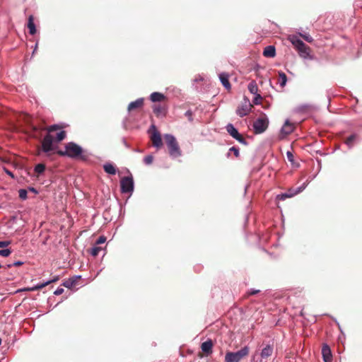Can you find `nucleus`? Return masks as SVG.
Returning a JSON list of instances; mask_svg holds the SVG:
<instances>
[{
	"mask_svg": "<svg viewBox=\"0 0 362 362\" xmlns=\"http://www.w3.org/2000/svg\"><path fill=\"white\" fill-rule=\"evenodd\" d=\"M300 35L308 42H312L313 41V37L310 35H303L300 34Z\"/></svg>",
	"mask_w": 362,
	"mask_h": 362,
	"instance_id": "34",
	"label": "nucleus"
},
{
	"mask_svg": "<svg viewBox=\"0 0 362 362\" xmlns=\"http://www.w3.org/2000/svg\"><path fill=\"white\" fill-rule=\"evenodd\" d=\"M6 173H7V174H8L9 175L13 176V174H12L10 171L6 170Z\"/></svg>",
	"mask_w": 362,
	"mask_h": 362,
	"instance_id": "46",
	"label": "nucleus"
},
{
	"mask_svg": "<svg viewBox=\"0 0 362 362\" xmlns=\"http://www.w3.org/2000/svg\"><path fill=\"white\" fill-rule=\"evenodd\" d=\"M106 241V238L105 236H100L98 239L97 240L95 244L100 245L103 244Z\"/></svg>",
	"mask_w": 362,
	"mask_h": 362,
	"instance_id": "37",
	"label": "nucleus"
},
{
	"mask_svg": "<svg viewBox=\"0 0 362 362\" xmlns=\"http://www.w3.org/2000/svg\"><path fill=\"white\" fill-rule=\"evenodd\" d=\"M81 279L80 276H75L64 281L63 286L68 288H74L78 285V281Z\"/></svg>",
	"mask_w": 362,
	"mask_h": 362,
	"instance_id": "17",
	"label": "nucleus"
},
{
	"mask_svg": "<svg viewBox=\"0 0 362 362\" xmlns=\"http://www.w3.org/2000/svg\"><path fill=\"white\" fill-rule=\"evenodd\" d=\"M152 128L154 129L153 134L151 136V140L152 141L153 146L157 148H160L163 146L160 134L157 131L154 125H152Z\"/></svg>",
	"mask_w": 362,
	"mask_h": 362,
	"instance_id": "11",
	"label": "nucleus"
},
{
	"mask_svg": "<svg viewBox=\"0 0 362 362\" xmlns=\"http://www.w3.org/2000/svg\"><path fill=\"white\" fill-rule=\"evenodd\" d=\"M269 121L266 117H260L253 123L254 132L255 134L263 133L268 127Z\"/></svg>",
	"mask_w": 362,
	"mask_h": 362,
	"instance_id": "7",
	"label": "nucleus"
},
{
	"mask_svg": "<svg viewBox=\"0 0 362 362\" xmlns=\"http://www.w3.org/2000/svg\"><path fill=\"white\" fill-rule=\"evenodd\" d=\"M29 190H30V191H31V192H35V193H36V192H37L36 189H35V188H33V187H30V188H29Z\"/></svg>",
	"mask_w": 362,
	"mask_h": 362,
	"instance_id": "45",
	"label": "nucleus"
},
{
	"mask_svg": "<svg viewBox=\"0 0 362 362\" xmlns=\"http://www.w3.org/2000/svg\"><path fill=\"white\" fill-rule=\"evenodd\" d=\"M249 354V348L245 346L236 352L228 351L225 356V362H240Z\"/></svg>",
	"mask_w": 362,
	"mask_h": 362,
	"instance_id": "4",
	"label": "nucleus"
},
{
	"mask_svg": "<svg viewBox=\"0 0 362 362\" xmlns=\"http://www.w3.org/2000/svg\"><path fill=\"white\" fill-rule=\"evenodd\" d=\"M57 153L61 156H68V153H66V149H65V151L59 150L57 151Z\"/></svg>",
	"mask_w": 362,
	"mask_h": 362,
	"instance_id": "41",
	"label": "nucleus"
},
{
	"mask_svg": "<svg viewBox=\"0 0 362 362\" xmlns=\"http://www.w3.org/2000/svg\"><path fill=\"white\" fill-rule=\"evenodd\" d=\"M295 127L293 124L286 120L281 128V132L282 134L288 135L293 132Z\"/></svg>",
	"mask_w": 362,
	"mask_h": 362,
	"instance_id": "18",
	"label": "nucleus"
},
{
	"mask_svg": "<svg viewBox=\"0 0 362 362\" xmlns=\"http://www.w3.org/2000/svg\"><path fill=\"white\" fill-rule=\"evenodd\" d=\"M30 127L34 132H36L37 130V128L35 126L30 124Z\"/></svg>",
	"mask_w": 362,
	"mask_h": 362,
	"instance_id": "44",
	"label": "nucleus"
},
{
	"mask_svg": "<svg viewBox=\"0 0 362 362\" xmlns=\"http://www.w3.org/2000/svg\"><path fill=\"white\" fill-rule=\"evenodd\" d=\"M229 151L233 152V153L236 158L239 157L240 153H239V149L238 148L233 146L230 148Z\"/></svg>",
	"mask_w": 362,
	"mask_h": 362,
	"instance_id": "35",
	"label": "nucleus"
},
{
	"mask_svg": "<svg viewBox=\"0 0 362 362\" xmlns=\"http://www.w3.org/2000/svg\"><path fill=\"white\" fill-rule=\"evenodd\" d=\"M45 170V165L42 163H39L35 167V172L37 174L42 173Z\"/></svg>",
	"mask_w": 362,
	"mask_h": 362,
	"instance_id": "29",
	"label": "nucleus"
},
{
	"mask_svg": "<svg viewBox=\"0 0 362 362\" xmlns=\"http://www.w3.org/2000/svg\"><path fill=\"white\" fill-rule=\"evenodd\" d=\"M262 100V98L260 94L257 93L255 94V97L253 100V103L255 105H259L260 103V101Z\"/></svg>",
	"mask_w": 362,
	"mask_h": 362,
	"instance_id": "33",
	"label": "nucleus"
},
{
	"mask_svg": "<svg viewBox=\"0 0 362 362\" xmlns=\"http://www.w3.org/2000/svg\"><path fill=\"white\" fill-rule=\"evenodd\" d=\"M286 156H287V158L288 160L290 161V162H293L294 160V156L293 155V153L290 151H288L286 153Z\"/></svg>",
	"mask_w": 362,
	"mask_h": 362,
	"instance_id": "40",
	"label": "nucleus"
},
{
	"mask_svg": "<svg viewBox=\"0 0 362 362\" xmlns=\"http://www.w3.org/2000/svg\"><path fill=\"white\" fill-rule=\"evenodd\" d=\"M153 157L151 155L146 156L144 158V161L146 165H151L153 163Z\"/></svg>",
	"mask_w": 362,
	"mask_h": 362,
	"instance_id": "32",
	"label": "nucleus"
},
{
	"mask_svg": "<svg viewBox=\"0 0 362 362\" xmlns=\"http://www.w3.org/2000/svg\"><path fill=\"white\" fill-rule=\"evenodd\" d=\"M102 247L100 246L95 245L91 250H90V254L93 257H96L98 255L99 252L102 250Z\"/></svg>",
	"mask_w": 362,
	"mask_h": 362,
	"instance_id": "28",
	"label": "nucleus"
},
{
	"mask_svg": "<svg viewBox=\"0 0 362 362\" xmlns=\"http://www.w3.org/2000/svg\"><path fill=\"white\" fill-rule=\"evenodd\" d=\"M59 276H56L52 279H51L49 281H46L45 283L38 284V285H37L35 286H33V287H31V288H25L24 290L25 291H38V290H40V289L45 288V286H47V285H49V284H50L52 283L57 282V281H59Z\"/></svg>",
	"mask_w": 362,
	"mask_h": 362,
	"instance_id": "13",
	"label": "nucleus"
},
{
	"mask_svg": "<svg viewBox=\"0 0 362 362\" xmlns=\"http://www.w3.org/2000/svg\"><path fill=\"white\" fill-rule=\"evenodd\" d=\"M18 193H19V197L23 199V200H25L27 199L28 196V192L26 189H21L19 191H18Z\"/></svg>",
	"mask_w": 362,
	"mask_h": 362,
	"instance_id": "30",
	"label": "nucleus"
},
{
	"mask_svg": "<svg viewBox=\"0 0 362 362\" xmlns=\"http://www.w3.org/2000/svg\"><path fill=\"white\" fill-rule=\"evenodd\" d=\"M144 104V98H139L135 101L131 102L127 107L129 112L133 111L136 109H141L143 107Z\"/></svg>",
	"mask_w": 362,
	"mask_h": 362,
	"instance_id": "16",
	"label": "nucleus"
},
{
	"mask_svg": "<svg viewBox=\"0 0 362 362\" xmlns=\"http://www.w3.org/2000/svg\"><path fill=\"white\" fill-rule=\"evenodd\" d=\"M65 149H66L68 157L70 158H76L79 156L83 152L82 148L74 142L67 143L65 145Z\"/></svg>",
	"mask_w": 362,
	"mask_h": 362,
	"instance_id": "5",
	"label": "nucleus"
},
{
	"mask_svg": "<svg viewBox=\"0 0 362 362\" xmlns=\"http://www.w3.org/2000/svg\"><path fill=\"white\" fill-rule=\"evenodd\" d=\"M214 343L213 341L210 339H207L206 341H204L201 344L202 352H199L197 356L200 358L204 356H209L213 352Z\"/></svg>",
	"mask_w": 362,
	"mask_h": 362,
	"instance_id": "6",
	"label": "nucleus"
},
{
	"mask_svg": "<svg viewBox=\"0 0 362 362\" xmlns=\"http://www.w3.org/2000/svg\"><path fill=\"white\" fill-rule=\"evenodd\" d=\"M150 99L152 102L156 103V102H162L164 101L166 98L165 96L159 92H154L151 94Z\"/></svg>",
	"mask_w": 362,
	"mask_h": 362,
	"instance_id": "21",
	"label": "nucleus"
},
{
	"mask_svg": "<svg viewBox=\"0 0 362 362\" xmlns=\"http://www.w3.org/2000/svg\"><path fill=\"white\" fill-rule=\"evenodd\" d=\"M27 26L29 29V33L32 35L36 33V28L34 23V16L33 15L29 16L28 19Z\"/></svg>",
	"mask_w": 362,
	"mask_h": 362,
	"instance_id": "20",
	"label": "nucleus"
},
{
	"mask_svg": "<svg viewBox=\"0 0 362 362\" xmlns=\"http://www.w3.org/2000/svg\"><path fill=\"white\" fill-rule=\"evenodd\" d=\"M12 251L11 249L0 250V256L8 257L11 254Z\"/></svg>",
	"mask_w": 362,
	"mask_h": 362,
	"instance_id": "31",
	"label": "nucleus"
},
{
	"mask_svg": "<svg viewBox=\"0 0 362 362\" xmlns=\"http://www.w3.org/2000/svg\"><path fill=\"white\" fill-rule=\"evenodd\" d=\"M226 131L230 136H231L233 139L238 141L240 143L245 144L246 141L243 138V136L239 134L238 130L235 128V127L232 124H228L226 127Z\"/></svg>",
	"mask_w": 362,
	"mask_h": 362,
	"instance_id": "9",
	"label": "nucleus"
},
{
	"mask_svg": "<svg viewBox=\"0 0 362 362\" xmlns=\"http://www.w3.org/2000/svg\"><path fill=\"white\" fill-rule=\"evenodd\" d=\"M27 117H28V120H26V122H27V123H29V121H28L29 117L27 116Z\"/></svg>",
	"mask_w": 362,
	"mask_h": 362,
	"instance_id": "47",
	"label": "nucleus"
},
{
	"mask_svg": "<svg viewBox=\"0 0 362 362\" xmlns=\"http://www.w3.org/2000/svg\"><path fill=\"white\" fill-rule=\"evenodd\" d=\"M305 189V186H301L297 189H290L288 193H284L277 195L276 199L280 200H285L286 198H291L296 194L301 192Z\"/></svg>",
	"mask_w": 362,
	"mask_h": 362,
	"instance_id": "12",
	"label": "nucleus"
},
{
	"mask_svg": "<svg viewBox=\"0 0 362 362\" xmlns=\"http://www.w3.org/2000/svg\"><path fill=\"white\" fill-rule=\"evenodd\" d=\"M103 169L105 173H107L110 175H115L116 172H117L115 167L111 163L105 164L103 165Z\"/></svg>",
	"mask_w": 362,
	"mask_h": 362,
	"instance_id": "24",
	"label": "nucleus"
},
{
	"mask_svg": "<svg viewBox=\"0 0 362 362\" xmlns=\"http://www.w3.org/2000/svg\"><path fill=\"white\" fill-rule=\"evenodd\" d=\"M121 192L122 193L132 192L134 189V181L132 177H124L120 180Z\"/></svg>",
	"mask_w": 362,
	"mask_h": 362,
	"instance_id": "8",
	"label": "nucleus"
},
{
	"mask_svg": "<svg viewBox=\"0 0 362 362\" xmlns=\"http://www.w3.org/2000/svg\"><path fill=\"white\" fill-rule=\"evenodd\" d=\"M322 355L325 362H332V351L327 344H323L322 348Z\"/></svg>",
	"mask_w": 362,
	"mask_h": 362,
	"instance_id": "14",
	"label": "nucleus"
},
{
	"mask_svg": "<svg viewBox=\"0 0 362 362\" xmlns=\"http://www.w3.org/2000/svg\"><path fill=\"white\" fill-rule=\"evenodd\" d=\"M164 139L169 155L173 158L180 157L182 155V151L175 137L171 134H165Z\"/></svg>",
	"mask_w": 362,
	"mask_h": 362,
	"instance_id": "3",
	"label": "nucleus"
},
{
	"mask_svg": "<svg viewBox=\"0 0 362 362\" xmlns=\"http://www.w3.org/2000/svg\"><path fill=\"white\" fill-rule=\"evenodd\" d=\"M219 78L223 86L227 89L230 90L231 88L229 82V75L226 73H221L219 74Z\"/></svg>",
	"mask_w": 362,
	"mask_h": 362,
	"instance_id": "19",
	"label": "nucleus"
},
{
	"mask_svg": "<svg viewBox=\"0 0 362 362\" xmlns=\"http://www.w3.org/2000/svg\"><path fill=\"white\" fill-rule=\"evenodd\" d=\"M64 293V289L62 288H58L55 291H54V294L56 296H59L61 294H62Z\"/></svg>",
	"mask_w": 362,
	"mask_h": 362,
	"instance_id": "42",
	"label": "nucleus"
},
{
	"mask_svg": "<svg viewBox=\"0 0 362 362\" xmlns=\"http://www.w3.org/2000/svg\"><path fill=\"white\" fill-rule=\"evenodd\" d=\"M60 129L61 126L58 124L51 125L44 129L47 132V134L41 141V146L38 148V155H40L41 152L45 153L47 156H50L54 153L56 146L54 145V132Z\"/></svg>",
	"mask_w": 362,
	"mask_h": 362,
	"instance_id": "1",
	"label": "nucleus"
},
{
	"mask_svg": "<svg viewBox=\"0 0 362 362\" xmlns=\"http://www.w3.org/2000/svg\"><path fill=\"white\" fill-rule=\"evenodd\" d=\"M152 108L154 114L158 117H164L167 113V108L165 105L160 104H156L153 105Z\"/></svg>",
	"mask_w": 362,
	"mask_h": 362,
	"instance_id": "15",
	"label": "nucleus"
},
{
	"mask_svg": "<svg viewBox=\"0 0 362 362\" xmlns=\"http://www.w3.org/2000/svg\"><path fill=\"white\" fill-rule=\"evenodd\" d=\"M60 131L57 132L55 135L54 134V143H59L64 140L66 136V132L64 130H62V128L59 129Z\"/></svg>",
	"mask_w": 362,
	"mask_h": 362,
	"instance_id": "23",
	"label": "nucleus"
},
{
	"mask_svg": "<svg viewBox=\"0 0 362 362\" xmlns=\"http://www.w3.org/2000/svg\"><path fill=\"white\" fill-rule=\"evenodd\" d=\"M289 40L294 46L296 49L298 51L300 57L304 59H311L310 48L307 46L301 40H300L297 36H291L289 37Z\"/></svg>",
	"mask_w": 362,
	"mask_h": 362,
	"instance_id": "2",
	"label": "nucleus"
},
{
	"mask_svg": "<svg viewBox=\"0 0 362 362\" xmlns=\"http://www.w3.org/2000/svg\"><path fill=\"white\" fill-rule=\"evenodd\" d=\"M248 90L249 91L255 95V94H257L258 93V86H257V83L255 81H252L249 84H248Z\"/></svg>",
	"mask_w": 362,
	"mask_h": 362,
	"instance_id": "25",
	"label": "nucleus"
},
{
	"mask_svg": "<svg viewBox=\"0 0 362 362\" xmlns=\"http://www.w3.org/2000/svg\"><path fill=\"white\" fill-rule=\"evenodd\" d=\"M356 134H351L349 137H347L345 140V144L349 147H352L354 144V141L356 139Z\"/></svg>",
	"mask_w": 362,
	"mask_h": 362,
	"instance_id": "27",
	"label": "nucleus"
},
{
	"mask_svg": "<svg viewBox=\"0 0 362 362\" xmlns=\"http://www.w3.org/2000/svg\"><path fill=\"white\" fill-rule=\"evenodd\" d=\"M11 244V241H0V248H4L8 246Z\"/></svg>",
	"mask_w": 362,
	"mask_h": 362,
	"instance_id": "39",
	"label": "nucleus"
},
{
	"mask_svg": "<svg viewBox=\"0 0 362 362\" xmlns=\"http://www.w3.org/2000/svg\"><path fill=\"white\" fill-rule=\"evenodd\" d=\"M185 116L188 118V120L189 122H192L193 117H192V112L191 110H187L185 112Z\"/></svg>",
	"mask_w": 362,
	"mask_h": 362,
	"instance_id": "38",
	"label": "nucleus"
},
{
	"mask_svg": "<svg viewBox=\"0 0 362 362\" xmlns=\"http://www.w3.org/2000/svg\"><path fill=\"white\" fill-rule=\"evenodd\" d=\"M23 264V262H21V261H16V262H13V264H8L7 267L8 268H11L13 266H14V267H19V266H21Z\"/></svg>",
	"mask_w": 362,
	"mask_h": 362,
	"instance_id": "36",
	"label": "nucleus"
},
{
	"mask_svg": "<svg viewBox=\"0 0 362 362\" xmlns=\"http://www.w3.org/2000/svg\"><path fill=\"white\" fill-rule=\"evenodd\" d=\"M279 84L281 87H284L287 82V76L285 73L283 71L279 72Z\"/></svg>",
	"mask_w": 362,
	"mask_h": 362,
	"instance_id": "26",
	"label": "nucleus"
},
{
	"mask_svg": "<svg viewBox=\"0 0 362 362\" xmlns=\"http://www.w3.org/2000/svg\"><path fill=\"white\" fill-rule=\"evenodd\" d=\"M259 293V290H255V289H252V290L250 291L247 293V294H248L249 296H252V295L257 294V293Z\"/></svg>",
	"mask_w": 362,
	"mask_h": 362,
	"instance_id": "43",
	"label": "nucleus"
},
{
	"mask_svg": "<svg viewBox=\"0 0 362 362\" xmlns=\"http://www.w3.org/2000/svg\"><path fill=\"white\" fill-rule=\"evenodd\" d=\"M263 55L266 57H274L276 55V49L274 46L269 45L264 48Z\"/></svg>",
	"mask_w": 362,
	"mask_h": 362,
	"instance_id": "22",
	"label": "nucleus"
},
{
	"mask_svg": "<svg viewBox=\"0 0 362 362\" xmlns=\"http://www.w3.org/2000/svg\"><path fill=\"white\" fill-rule=\"evenodd\" d=\"M252 107V105L250 104L249 100H245V102L243 103L241 105L238 107L236 112L240 117H243L244 116L247 115L250 113Z\"/></svg>",
	"mask_w": 362,
	"mask_h": 362,
	"instance_id": "10",
	"label": "nucleus"
}]
</instances>
